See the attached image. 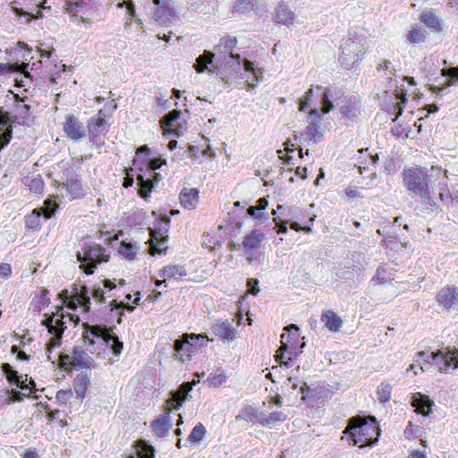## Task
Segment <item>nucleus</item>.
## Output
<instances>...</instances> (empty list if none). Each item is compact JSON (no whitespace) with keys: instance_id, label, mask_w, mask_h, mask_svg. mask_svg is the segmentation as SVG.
Masks as SVG:
<instances>
[{"instance_id":"obj_1","label":"nucleus","mask_w":458,"mask_h":458,"mask_svg":"<svg viewBox=\"0 0 458 458\" xmlns=\"http://www.w3.org/2000/svg\"><path fill=\"white\" fill-rule=\"evenodd\" d=\"M403 183L411 198L419 199L427 210L438 212L439 207L435 200V189L437 188L439 198L444 200L449 194L447 171L438 166H415L403 169Z\"/></svg>"},{"instance_id":"obj_2","label":"nucleus","mask_w":458,"mask_h":458,"mask_svg":"<svg viewBox=\"0 0 458 458\" xmlns=\"http://www.w3.org/2000/svg\"><path fill=\"white\" fill-rule=\"evenodd\" d=\"M192 383L184 382L175 391L170 393V397L165 401L164 412L151 423V428L157 437H165L172 428L170 413L179 410L192 390Z\"/></svg>"},{"instance_id":"obj_3","label":"nucleus","mask_w":458,"mask_h":458,"mask_svg":"<svg viewBox=\"0 0 458 458\" xmlns=\"http://www.w3.org/2000/svg\"><path fill=\"white\" fill-rule=\"evenodd\" d=\"M82 327L84 329L82 339L84 344H87V350L89 352H95L94 345L96 342L94 339L97 338L99 344L110 346L114 355L121 353L123 347V342L115 335H112L106 327L99 325L91 326L88 323H83Z\"/></svg>"},{"instance_id":"obj_4","label":"nucleus","mask_w":458,"mask_h":458,"mask_svg":"<svg viewBox=\"0 0 458 458\" xmlns=\"http://www.w3.org/2000/svg\"><path fill=\"white\" fill-rule=\"evenodd\" d=\"M76 256L81 262L80 268L87 275L93 274L98 265L108 261L106 250L95 242L85 243Z\"/></svg>"},{"instance_id":"obj_5","label":"nucleus","mask_w":458,"mask_h":458,"mask_svg":"<svg viewBox=\"0 0 458 458\" xmlns=\"http://www.w3.org/2000/svg\"><path fill=\"white\" fill-rule=\"evenodd\" d=\"M420 361L423 360L426 363H433L442 373H449L458 367V350L444 348L437 352L427 353L424 352L417 354Z\"/></svg>"},{"instance_id":"obj_6","label":"nucleus","mask_w":458,"mask_h":458,"mask_svg":"<svg viewBox=\"0 0 458 458\" xmlns=\"http://www.w3.org/2000/svg\"><path fill=\"white\" fill-rule=\"evenodd\" d=\"M208 341L206 335L184 334L174 343V350L182 361L189 360Z\"/></svg>"},{"instance_id":"obj_7","label":"nucleus","mask_w":458,"mask_h":458,"mask_svg":"<svg viewBox=\"0 0 458 458\" xmlns=\"http://www.w3.org/2000/svg\"><path fill=\"white\" fill-rule=\"evenodd\" d=\"M364 46L352 38L344 41L340 47L339 62L346 70L354 68L364 57Z\"/></svg>"},{"instance_id":"obj_8","label":"nucleus","mask_w":458,"mask_h":458,"mask_svg":"<svg viewBox=\"0 0 458 458\" xmlns=\"http://www.w3.org/2000/svg\"><path fill=\"white\" fill-rule=\"evenodd\" d=\"M375 430L373 424L364 421L361 417H352L348 420V426L344 430L348 434L353 445H367L370 439L369 433Z\"/></svg>"},{"instance_id":"obj_9","label":"nucleus","mask_w":458,"mask_h":458,"mask_svg":"<svg viewBox=\"0 0 458 458\" xmlns=\"http://www.w3.org/2000/svg\"><path fill=\"white\" fill-rule=\"evenodd\" d=\"M44 316L45 318L41 321V325L53 335L47 344V352L50 353L55 347L61 345V340L66 327L63 314L60 317L55 313H52V315L45 314Z\"/></svg>"},{"instance_id":"obj_10","label":"nucleus","mask_w":458,"mask_h":458,"mask_svg":"<svg viewBox=\"0 0 458 458\" xmlns=\"http://www.w3.org/2000/svg\"><path fill=\"white\" fill-rule=\"evenodd\" d=\"M265 234L259 230H253L250 234L244 237L242 248L246 259L250 264L261 262L262 252L260 243L264 240Z\"/></svg>"},{"instance_id":"obj_11","label":"nucleus","mask_w":458,"mask_h":458,"mask_svg":"<svg viewBox=\"0 0 458 458\" xmlns=\"http://www.w3.org/2000/svg\"><path fill=\"white\" fill-rule=\"evenodd\" d=\"M170 222V217L165 216L161 217L154 225V228L151 229V244L155 252L161 253L166 249Z\"/></svg>"},{"instance_id":"obj_12","label":"nucleus","mask_w":458,"mask_h":458,"mask_svg":"<svg viewBox=\"0 0 458 458\" xmlns=\"http://www.w3.org/2000/svg\"><path fill=\"white\" fill-rule=\"evenodd\" d=\"M284 331H287L288 334L284 333L281 335V346L276 352V360L280 361L281 364H284V366H288V361H284V353L287 352L290 355L293 354V352L294 350V344L296 340L299 337V327L294 325L291 324L284 328Z\"/></svg>"},{"instance_id":"obj_13","label":"nucleus","mask_w":458,"mask_h":458,"mask_svg":"<svg viewBox=\"0 0 458 458\" xmlns=\"http://www.w3.org/2000/svg\"><path fill=\"white\" fill-rule=\"evenodd\" d=\"M57 208L58 205L55 201L46 199L42 208H35L29 216H26V225L31 229H38L41 225V216L44 220H47L55 213Z\"/></svg>"},{"instance_id":"obj_14","label":"nucleus","mask_w":458,"mask_h":458,"mask_svg":"<svg viewBox=\"0 0 458 458\" xmlns=\"http://www.w3.org/2000/svg\"><path fill=\"white\" fill-rule=\"evenodd\" d=\"M59 298L71 310H75L78 304H80L86 312L90 310V296L86 286H81L80 291L75 293L72 297H70L68 290H63L59 293Z\"/></svg>"},{"instance_id":"obj_15","label":"nucleus","mask_w":458,"mask_h":458,"mask_svg":"<svg viewBox=\"0 0 458 458\" xmlns=\"http://www.w3.org/2000/svg\"><path fill=\"white\" fill-rule=\"evenodd\" d=\"M182 112L174 109L166 114L160 121L161 128L165 132L172 133L177 137L186 131V122L180 120Z\"/></svg>"},{"instance_id":"obj_16","label":"nucleus","mask_w":458,"mask_h":458,"mask_svg":"<svg viewBox=\"0 0 458 458\" xmlns=\"http://www.w3.org/2000/svg\"><path fill=\"white\" fill-rule=\"evenodd\" d=\"M64 131L69 139L74 141L81 140L87 137V131L82 123L72 114L66 116Z\"/></svg>"},{"instance_id":"obj_17","label":"nucleus","mask_w":458,"mask_h":458,"mask_svg":"<svg viewBox=\"0 0 458 458\" xmlns=\"http://www.w3.org/2000/svg\"><path fill=\"white\" fill-rule=\"evenodd\" d=\"M87 348V344H85ZM89 352L87 349L83 350L82 346H74L72 352V368L79 370L81 369H91L95 368L96 364L94 360L88 354Z\"/></svg>"},{"instance_id":"obj_18","label":"nucleus","mask_w":458,"mask_h":458,"mask_svg":"<svg viewBox=\"0 0 458 458\" xmlns=\"http://www.w3.org/2000/svg\"><path fill=\"white\" fill-rule=\"evenodd\" d=\"M437 301L445 310L456 308L458 305V288L454 285L442 288L437 295Z\"/></svg>"},{"instance_id":"obj_19","label":"nucleus","mask_w":458,"mask_h":458,"mask_svg":"<svg viewBox=\"0 0 458 458\" xmlns=\"http://www.w3.org/2000/svg\"><path fill=\"white\" fill-rule=\"evenodd\" d=\"M106 114L99 110L98 114L89 120L88 129L91 141L96 142L98 136L107 131L108 123L105 119Z\"/></svg>"},{"instance_id":"obj_20","label":"nucleus","mask_w":458,"mask_h":458,"mask_svg":"<svg viewBox=\"0 0 458 458\" xmlns=\"http://www.w3.org/2000/svg\"><path fill=\"white\" fill-rule=\"evenodd\" d=\"M237 38L234 36L226 35L220 38L219 43L215 47V50L218 54L230 53L228 58L230 60H235L236 65H241V55L239 54L233 55L231 51L236 47Z\"/></svg>"},{"instance_id":"obj_21","label":"nucleus","mask_w":458,"mask_h":458,"mask_svg":"<svg viewBox=\"0 0 458 458\" xmlns=\"http://www.w3.org/2000/svg\"><path fill=\"white\" fill-rule=\"evenodd\" d=\"M211 329L215 335L226 340L233 341L235 338V329L233 328L231 322L228 320H217L216 321Z\"/></svg>"},{"instance_id":"obj_22","label":"nucleus","mask_w":458,"mask_h":458,"mask_svg":"<svg viewBox=\"0 0 458 458\" xmlns=\"http://www.w3.org/2000/svg\"><path fill=\"white\" fill-rule=\"evenodd\" d=\"M259 4L258 0H235L232 8L233 16H249Z\"/></svg>"},{"instance_id":"obj_23","label":"nucleus","mask_w":458,"mask_h":458,"mask_svg":"<svg viewBox=\"0 0 458 458\" xmlns=\"http://www.w3.org/2000/svg\"><path fill=\"white\" fill-rule=\"evenodd\" d=\"M275 21L279 24L293 25L295 21V13L286 4L280 3L275 11Z\"/></svg>"},{"instance_id":"obj_24","label":"nucleus","mask_w":458,"mask_h":458,"mask_svg":"<svg viewBox=\"0 0 458 458\" xmlns=\"http://www.w3.org/2000/svg\"><path fill=\"white\" fill-rule=\"evenodd\" d=\"M434 403L428 396L416 393L412 396L411 405L415 408L416 412L423 416H428L431 412V407Z\"/></svg>"},{"instance_id":"obj_25","label":"nucleus","mask_w":458,"mask_h":458,"mask_svg":"<svg viewBox=\"0 0 458 458\" xmlns=\"http://www.w3.org/2000/svg\"><path fill=\"white\" fill-rule=\"evenodd\" d=\"M180 201L184 208L195 209L199 203V190L196 188L183 189L180 193Z\"/></svg>"},{"instance_id":"obj_26","label":"nucleus","mask_w":458,"mask_h":458,"mask_svg":"<svg viewBox=\"0 0 458 458\" xmlns=\"http://www.w3.org/2000/svg\"><path fill=\"white\" fill-rule=\"evenodd\" d=\"M321 320L325 327L332 332L339 331L343 326L342 318L333 310H327L323 313Z\"/></svg>"},{"instance_id":"obj_27","label":"nucleus","mask_w":458,"mask_h":458,"mask_svg":"<svg viewBox=\"0 0 458 458\" xmlns=\"http://www.w3.org/2000/svg\"><path fill=\"white\" fill-rule=\"evenodd\" d=\"M420 20L427 27L432 29L435 31L439 32L443 30V22L441 19L431 11L422 13L420 16Z\"/></svg>"},{"instance_id":"obj_28","label":"nucleus","mask_w":458,"mask_h":458,"mask_svg":"<svg viewBox=\"0 0 458 458\" xmlns=\"http://www.w3.org/2000/svg\"><path fill=\"white\" fill-rule=\"evenodd\" d=\"M322 137L321 125L314 123H309L301 133V138L305 141L312 142L313 144L320 140Z\"/></svg>"},{"instance_id":"obj_29","label":"nucleus","mask_w":458,"mask_h":458,"mask_svg":"<svg viewBox=\"0 0 458 458\" xmlns=\"http://www.w3.org/2000/svg\"><path fill=\"white\" fill-rule=\"evenodd\" d=\"M187 276V271L184 266L181 265H169L164 267L159 271V276L165 278H174L183 277Z\"/></svg>"},{"instance_id":"obj_30","label":"nucleus","mask_w":458,"mask_h":458,"mask_svg":"<svg viewBox=\"0 0 458 458\" xmlns=\"http://www.w3.org/2000/svg\"><path fill=\"white\" fill-rule=\"evenodd\" d=\"M214 57V53L208 50H205L202 55L196 58L193 68L198 73H202L206 70H208L209 72H212L211 70H208V65L213 63Z\"/></svg>"},{"instance_id":"obj_31","label":"nucleus","mask_w":458,"mask_h":458,"mask_svg":"<svg viewBox=\"0 0 458 458\" xmlns=\"http://www.w3.org/2000/svg\"><path fill=\"white\" fill-rule=\"evenodd\" d=\"M427 31L422 25L415 24L406 35V39L411 44H420L425 42Z\"/></svg>"},{"instance_id":"obj_32","label":"nucleus","mask_w":458,"mask_h":458,"mask_svg":"<svg viewBox=\"0 0 458 458\" xmlns=\"http://www.w3.org/2000/svg\"><path fill=\"white\" fill-rule=\"evenodd\" d=\"M443 76L448 78V82L445 87L433 86L431 89L434 93L443 94L447 87L451 86L453 83L458 81V67H452L449 69H443L441 71Z\"/></svg>"},{"instance_id":"obj_33","label":"nucleus","mask_w":458,"mask_h":458,"mask_svg":"<svg viewBox=\"0 0 458 458\" xmlns=\"http://www.w3.org/2000/svg\"><path fill=\"white\" fill-rule=\"evenodd\" d=\"M340 112L349 119L356 118L360 113L358 99L353 98L346 100V102L341 106Z\"/></svg>"},{"instance_id":"obj_34","label":"nucleus","mask_w":458,"mask_h":458,"mask_svg":"<svg viewBox=\"0 0 458 458\" xmlns=\"http://www.w3.org/2000/svg\"><path fill=\"white\" fill-rule=\"evenodd\" d=\"M136 180L139 186V195L145 200H148V199L150 197V192L154 188V182L152 179H144L142 174H138Z\"/></svg>"},{"instance_id":"obj_35","label":"nucleus","mask_w":458,"mask_h":458,"mask_svg":"<svg viewBox=\"0 0 458 458\" xmlns=\"http://www.w3.org/2000/svg\"><path fill=\"white\" fill-rule=\"evenodd\" d=\"M174 10L167 4H162L154 12V19L159 24H166L174 17Z\"/></svg>"},{"instance_id":"obj_36","label":"nucleus","mask_w":458,"mask_h":458,"mask_svg":"<svg viewBox=\"0 0 458 458\" xmlns=\"http://www.w3.org/2000/svg\"><path fill=\"white\" fill-rule=\"evenodd\" d=\"M140 246L136 242H125L123 241L119 247V253L127 260H132L137 254Z\"/></svg>"},{"instance_id":"obj_37","label":"nucleus","mask_w":458,"mask_h":458,"mask_svg":"<svg viewBox=\"0 0 458 458\" xmlns=\"http://www.w3.org/2000/svg\"><path fill=\"white\" fill-rule=\"evenodd\" d=\"M47 295L48 291L42 290L38 294L34 296L30 303V308L34 312H39L50 303V299Z\"/></svg>"},{"instance_id":"obj_38","label":"nucleus","mask_w":458,"mask_h":458,"mask_svg":"<svg viewBox=\"0 0 458 458\" xmlns=\"http://www.w3.org/2000/svg\"><path fill=\"white\" fill-rule=\"evenodd\" d=\"M63 186L67 189L72 198H78L82 195L81 182L79 179H70L66 182L63 183Z\"/></svg>"},{"instance_id":"obj_39","label":"nucleus","mask_w":458,"mask_h":458,"mask_svg":"<svg viewBox=\"0 0 458 458\" xmlns=\"http://www.w3.org/2000/svg\"><path fill=\"white\" fill-rule=\"evenodd\" d=\"M392 386L387 382H382L377 390V394L380 403H387L391 399Z\"/></svg>"},{"instance_id":"obj_40","label":"nucleus","mask_w":458,"mask_h":458,"mask_svg":"<svg viewBox=\"0 0 458 458\" xmlns=\"http://www.w3.org/2000/svg\"><path fill=\"white\" fill-rule=\"evenodd\" d=\"M206 428L202 423H198L191 430V434L188 437V441L191 443L199 444L206 435Z\"/></svg>"},{"instance_id":"obj_41","label":"nucleus","mask_w":458,"mask_h":458,"mask_svg":"<svg viewBox=\"0 0 458 458\" xmlns=\"http://www.w3.org/2000/svg\"><path fill=\"white\" fill-rule=\"evenodd\" d=\"M285 419L286 416L282 411H273L267 418L260 419L259 423L271 428L276 422L284 421Z\"/></svg>"},{"instance_id":"obj_42","label":"nucleus","mask_w":458,"mask_h":458,"mask_svg":"<svg viewBox=\"0 0 458 458\" xmlns=\"http://www.w3.org/2000/svg\"><path fill=\"white\" fill-rule=\"evenodd\" d=\"M89 377L86 374L81 373L74 378V390L78 395L83 396L87 385L89 383Z\"/></svg>"},{"instance_id":"obj_43","label":"nucleus","mask_w":458,"mask_h":458,"mask_svg":"<svg viewBox=\"0 0 458 458\" xmlns=\"http://www.w3.org/2000/svg\"><path fill=\"white\" fill-rule=\"evenodd\" d=\"M317 89L318 90L322 91V97H321V105H322V106H321V111H322L323 114H327L334 107V105H333L332 101L330 100L329 89H323V87H321V86H318Z\"/></svg>"},{"instance_id":"obj_44","label":"nucleus","mask_w":458,"mask_h":458,"mask_svg":"<svg viewBox=\"0 0 458 458\" xmlns=\"http://www.w3.org/2000/svg\"><path fill=\"white\" fill-rule=\"evenodd\" d=\"M154 448L141 440L138 443L137 455L139 458H154Z\"/></svg>"},{"instance_id":"obj_45","label":"nucleus","mask_w":458,"mask_h":458,"mask_svg":"<svg viewBox=\"0 0 458 458\" xmlns=\"http://www.w3.org/2000/svg\"><path fill=\"white\" fill-rule=\"evenodd\" d=\"M237 419L238 420H244L246 421H250V422H259V420L258 419V414L256 412V411L254 410V408H252L251 406H246L245 408H243L241 411V414L239 416H237Z\"/></svg>"},{"instance_id":"obj_46","label":"nucleus","mask_w":458,"mask_h":458,"mask_svg":"<svg viewBox=\"0 0 458 458\" xmlns=\"http://www.w3.org/2000/svg\"><path fill=\"white\" fill-rule=\"evenodd\" d=\"M2 370L5 374L6 378L10 383L15 384L22 376H20L16 370L13 369V367L9 363L2 364Z\"/></svg>"},{"instance_id":"obj_47","label":"nucleus","mask_w":458,"mask_h":458,"mask_svg":"<svg viewBox=\"0 0 458 458\" xmlns=\"http://www.w3.org/2000/svg\"><path fill=\"white\" fill-rule=\"evenodd\" d=\"M377 71H387L389 74H386V78L390 80V82L393 81V76L394 75L395 69L389 60H383L380 64H378V65L377 66Z\"/></svg>"},{"instance_id":"obj_48","label":"nucleus","mask_w":458,"mask_h":458,"mask_svg":"<svg viewBox=\"0 0 458 458\" xmlns=\"http://www.w3.org/2000/svg\"><path fill=\"white\" fill-rule=\"evenodd\" d=\"M156 103L158 112H163L170 106V99L166 98V95L161 92L156 96Z\"/></svg>"},{"instance_id":"obj_49","label":"nucleus","mask_w":458,"mask_h":458,"mask_svg":"<svg viewBox=\"0 0 458 458\" xmlns=\"http://www.w3.org/2000/svg\"><path fill=\"white\" fill-rule=\"evenodd\" d=\"M72 391L71 389L59 390L55 394L56 403L59 405H64L72 398Z\"/></svg>"},{"instance_id":"obj_50","label":"nucleus","mask_w":458,"mask_h":458,"mask_svg":"<svg viewBox=\"0 0 458 458\" xmlns=\"http://www.w3.org/2000/svg\"><path fill=\"white\" fill-rule=\"evenodd\" d=\"M59 367L64 369H69L72 367V355L61 353L59 355Z\"/></svg>"},{"instance_id":"obj_51","label":"nucleus","mask_w":458,"mask_h":458,"mask_svg":"<svg viewBox=\"0 0 458 458\" xmlns=\"http://www.w3.org/2000/svg\"><path fill=\"white\" fill-rule=\"evenodd\" d=\"M5 394L7 395V403H10L12 402H21L22 401L24 397V394L15 390L12 389L11 391H6Z\"/></svg>"},{"instance_id":"obj_52","label":"nucleus","mask_w":458,"mask_h":458,"mask_svg":"<svg viewBox=\"0 0 458 458\" xmlns=\"http://www.w3.org/2000/svg\"><path fill=\"white\" fill-rule=\"evenodd\" d=\"M208 379L211 385L214 386H219L225 382L226 376L223 372H220L211 375Z\"/></svg>"},{"instance_id":"obj_53","label":"nucleus","mask_w":458,"mask_h":458,"mask_svg":"<svg viewBox=\"0 0 458 458\" xmlns=\"http://www.w3.org/2000/svg\"><path fill=\"white\" fill-rule=\"evenodd\" d=\"M385 272V269L381 267H379L377 270L376 276H373L372 282H374L376 284H383L387 282L388 278L386 277L383 274Z\"/></svg>"},{"instance_id":"obj_54","label":"nucleus","mask_w":458,"mask_h":458,"mask_svg":"<svg viewBox=\"0 0 458 458\" xmlns=\"http://www.w3.org/2000/svg\"><path fill=\"white\" fill-rule=\"evenodd\" d=\"M309 123H318L321 125V115L317 108L311 109L308 116Z\"/></svg>"},{"instance_id":"obj_55","label":"nucleus","mask_w":458,"mask_h":458,"mask_svg":"<svg viewBox=\"0 0 458 458\" xmlns=\"http://www.w3.org/2000/svg\"><path fill=\"white\" fill-rule=\"evenodd\" d=\"M92 297L93 299H95L97 301L102 303L104 302L105 301V293H104V289L101 288L100 286H95L92 290Z\"/></svg>"},{"instance_id":"obj_56","label":"nucleus","mask_w":458,"mask_h":458,"mask_svg":"<svg viewBox=\"0 0 458 458\" xmlns=\"http://www.w3.org/2000/svg\"><path fill=\"white\" fill-rule=\"evenodd\" d=\"M247 286H248V289H249V293L253 294V295L258 294V293L259 292V280L258 279H255V278L248 279Z\"/></svg>"},{"instance_id":"obj_57","label":"nucleus","mask_w":458,"mask_h":458,"mask_svg":"<svg viewBox=\"0 0 458 458\" xmlns=\"http://www.w3.org/2000/svg\"><path fill=\"white\" fill-rule=\"evenodd\" d=\"M123 6H125L126 9H127V14L132 18L134 15H135V9H134V4H133V2L131 0H127V1H124L123 3H119L117 4V7L119 8H122Z\"/></svg>"},{"instance_id":"obj_58","label":"nucleus","mask_w":458,"mask_h":458,"mask_svg":"<svg viewBox=\"0 0 458 458\" xmlns=\"http://www.w3.org/2000/svg\"><path fill=\"white\" fill-rule=\"evenodd\" d=\"M15 384L21 389H31V388L35 387L34 381L32 379H30L29 383H28L27 377H25V379H23L22 377L20 378V380L17 381Z\"/></svg>"},{"instance_id":"obj_59","label":"nucleus","mask_w":458,"mask_h":458,"mask_svg":"<svg viewBox=\"0 0 458 458\" xmlns=\"http://www.w3.org/2000/svg\"><path fill=\"white\" fill-rule=\"evenodd\" d=\"M166 162L165 159L161 158H153L148 163V168L151 172H155L157 169H159L162 165H165Z\"/></svg>"},{"instance_id":"obj_60","label":"nucleus","mask_w":458,"mask_h":458,"mask_svg":"<svg viewBox=\"0 0 458 458\" xmlns=\"http://www.w3.org/2000/svg\"><path fill=\"white\" fill-rule=\"evenodd\" d=\"M12 273L11 266L7 263L0 264V276L7 277Z\"/></svg>"},{"instance_id":"obj_61","label":"nucleus","mask_w":458,"mask_h":458,"mask_svg":"<svg viewBox=\"0 0 458 458\" xmlns=\"http://www.w3.org/2000/svg\"><path fill=\"white\" fill-rule=\"evenodd\" d=\"M248 214L254 218H261L262 217V211H260V208H258L256 206L250 207L248 208Z\"/></svg>"},{"instance_id":"obj_62","label":"nucleus","mask_w":458,"mask_h":458,"mask_svg":"<svg viewBox=\"0 0 458 458\" xmlns=\"http://www.w3.org/2000/svg\"><path fill=\"white\" fill-rule=\"evenodd\" d=\"M21 458H41L36 449L28 448L25 450Z\"/></svg>"},{"instance_id":"obj_63","label":"nucleus","mask_w":458,"mask_h":458,"mask_svg":"<svg viewBox=\"0 0 458 458\" xmlns=\"http://www.w3.org/2000/svg\"><path fill=\"white\" fill-rule=\"evenodd\" d=\"M30 108V106L25 105V104H18L17 105V109H18L19 114L21 115H23L24 117L29 114Z\"/></svg>"},{"instance_id":"obj_64","label":"nucleus","mask_w":458,"mask_h":458,"mask_svg":"<svg viewBox=\"0 0 458 458\" xmlns=\"http://www.w3.org/2000/svg\"><path fill=\"white\" fill-rule=\"evenodd\" d=\"M345 193H346L347 197L350 199L360 197L359 191H357V189L355 187L347 188L345 191Z\"/></svg>"}]
</instances>
